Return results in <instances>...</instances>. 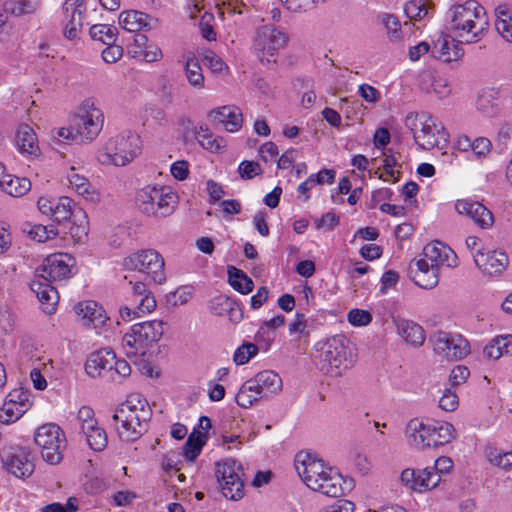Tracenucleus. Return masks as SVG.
I'll use <instances>...</instances> for the list:
<instances>
[{
	"instance_id": "obj_1",
	"label": "nucleus",
	"mask_w": 512,
	"mask_h": 512,
	"mask_svg": "<svg viewBox=\"0 0 512 512\" xmlns=\"http://www.w3.org/2000/svg\"><path fill=\"white\" fill-rule=\"evenodd\" d=\"M294 467L304 484L315 492L328 497H339L345 490L351 489V480H345L337 469L311 453L298 452Z\"/></svg>"
},
{
	"instance_id": "obj_2",
	"label": "nucleus",
	"mask_w": 512,
	"mask_h": 512,
	"mask_svg": "<svg viewBox=\"0 0 512 512\" xmlns=\"http://www.w3.org/2000/svg\"><path fill=\"white\" fill-rule=\"evenodd\" d=\"M75 266V258L68 253H54L44 259L39 269L41 279L32 281L31 290L36 294L45 313H53L59 300L58 292L50 282L71 278L75 273Z\"/></svg>"
},
{
	"instance_id": "obj_3",
	"label": "nucleus",
	"mask_w": 512,
	"mask_h": 512,
	"mask_svg": "<svg viewBox=\"0 0 512 512\" xmlns=\"http://www.w3.org/2000/svg\"><path fill=\"white\" fill-rule=\"evenodd\" d=\"M447 28L461 43L480 42L489 31L485 8L475 0L452 5L446 14Z\"/></svg>"
},
{
	"instance_id": "obj_4",
	"label": "nucleus",
	"mask_w": 512,
	"mask_h": 512,
	"mask_svg": "<svg viewBox=\"0 0 512 512\" xmlns=\"http://www.w3.org/2000/svg\"><path fill=\"white\" fill-rule=\"evenodd\" d=\"M458 265L455 252L444 243L434 241L428 243L419 258L409 265V275L414 283L424 289H432L439 282V273L445 268Z\"/></svg>"
},
{
	"instance_id": "obj_5",
	"label": "nucleus",
	"mask_w": 512,
	"mask_h": 512,
	"mask_svg": "<svg viewBox=\"0 0 512 512\" xmlns=\"http://www.w3.org/2000/svg\"><path fill=\"white\" fill-rule=\"evenodd\" d=\"M313 361L322 373L338 378L353 367L355 355L349 339L338 334L315 343Z\"/></svg>"
},
{
	"instance_id": "obj_6",
	"label": "nucleus",
	"mask_w": 512,
	"mask_h": 512,
	"mask_svg": "<svg viewBox=\"0 0 512 512\" xmlns=\"http://www.w3.org/2000/svg\"><path fill=\"white\" fill-rule=\"evenodd\" d=\"M142 148L140 135L124 130L102 141L96 151V160L106 167H125L141 155Z\"/></svg>"
},
{
	"instance_id": "obj_7",
	"label": "nucleus",
	"mask_w": 512,
	"mask_h": 512,
	"mask_svg": "<svg viewBox=\"0 0 512 512\" xmlns=\"http://www.w3.org/2000/svg\"><path fill=\"white\" fill-rule=\"evenodd\" d=\"M149 417V404L137 393L130 394L113 415L118 435L125 441L137 440L145 432Z\"/></svg>"
},
{
	"instance_id": "obj_8",
	"label": "nucleus",
	"mask_w": 512,
	"mask_h": 512,
	"mask_svg": "<svg viewBox=\"0 0 512 512\" xmlns=\"http://www.w3.org/2000/svg\"><path fill=\"white\" fill-rule=\"evenodd\" d=\"M178 197L171 188L158 185H146L135 193V205L147 216L164 218L171 215L177 205Z\"/></svg>"
},
{
	"instance_id": "obj_9",
	"label": "nucleus",
	"mask_w": 512,
	"mask_h": 512,
	"mask_svg": "<svg viewBox=\"0 0 512 512\" xmlns=\"http://www.w3.org/2000/svg\"><path fill=\"white\" fill-rule=\"evenodd\" d=\"M163 333L164 323L160 320L134 324L122 338V349L130 359L143 356L153 343L161 339Z\"/></svg>"
},
{
	"instance_id": "obj_10",
	"label": "nucleus",
	"mask_w": 512,
	"mask_h": 512,
	"mask_svg": "<svg viewBox=\"0 0 512 512\" xmlns=\"http://www.w3.org/2000/svg\"><path fill=\"white\" fill-rule=\"evenodd\" d=\"M86 373L92 377H103L115 383H121L131 374L127 361L117 359L114 351L100 349L90 354L85 364Z\"/></svg>"
},
{
	"instance_id": "obj_11",
	"label": "nucleus",
	"mask_w": 512,
	"mask_h": 512,
	"mask_svg": "<svg viewBox=\"0 0 512 512\" xmlns=\"http://www.w3.org/2000/svg\"><path fill=\"white\" fill-rule=\"evenodd\" d=\"M405 127L413 134L420 149L431 150L439 147L441 140L446 141L444 128L426 112L409 113L405 118Z\"/></svg>"
},
{
	"instance_id": "obj_12",
	"label": "nucleus",
	"mask_w": 512,
	"mask_h": 512,
	"mask_svg": "<svg viewBox=\"0 0 512 512\" xmlns=\"http://www.w3.org/2000/svg\"><path fill=\"white\" fill-rule=\"evenodd\" d=\"M74 129L81 142L94 141L104 125L103 111L91 98L85 99L78 107L74 117Z\"/></svg>"
},
{
	"instance_id": "obj_13",
	"label": "nucleus",
	"mask_w": 512,
	"mask_h": 512,
	"mask_svg": "<svg viewBox=\"0 0 512 512\" xmlns=\"http://www.w3.org/2000/svg\"><path fill=\"white\" fill-rule=\"evenodd\" d=\"M288 35L272 25L257 28L253 37L252 49L262 63L269 64L278 51L288 43Z\"/></svg>"
},
{
	"instance_id": "obj_14",
	"label": "nucleus",
	"mask_w": 512,
	"mask_h": 512,
	"mask_svg": "<svg viewBox=\"0 0 512 512\" xmlns=\"http://www.w3.org/2000/svg\"><path fill=\"white\" fill-rule=\"evenodd\" d=\"M34 440L45 462L52 465L61 462L66 438L58 425L53 423L42 425L37 429Z\"/></svg>"
},
{
	"instance_id": "obj_15",
	"label": "nucleus",
	"mask_w": 512,
	"mask_h": 512,
	"mask_svg": "<svg viewBox=\"0 0 512 512\" xmlns=\"http://www.w3.org/2000/svg\"><path fill=\"white\" fill-rule=\"evenodd\" d=\"M123 266L127 270L146 274L151 281L157 284H162L166 279L164 259L154 249H143L130 254L124 258Z\"/></svg>"
},
{
	"instance_id": "obj_16",
	"label": "nucleus",
	"mask_w": 512,
	"mask_h": 512,
	"mask_svg": "<svg viewBox=\"0 0 512 512\" xmlns=\"http://www.w3.org/2000/svg\"><path fill=\"white\" fill-rule=\"evenodd\" d=\"M215 474L224 497L230 500H238L243 497V469L239 463L232 459L218 462Z\"/></svg>"
},
{
	"instance_id": "obj_17",
	"label": "nucleus",
	"mask_w": 512,
	"mask_h": 512,
	"mask_svg": "<svg viewBox=\"0 0 512 512\" xmlns=\"http://www.w3.org/2000/svg\"><path fill=\"white\" fill-rule=\"evenodd\" d=\"M434 352L446 360H460L470 353V345L459 333L438 331L430 337Z\"/></svg>"
},
{
	"instance_id": "obj_18",
	"label": "nucleus",
	"mask_w": 512,
	"mask_h": 512,
	"mask_svg": "<svg viewBox=\"0 0 512 512\" xmlns=\"http://www.w3.org/2000/svg\"><path fill=\"white\" fill-rule=\"evenodd\" d=\"M32 406L31 392L25 388L11 390L0 407V423L12 424L20 419Z\"/></svg>"
},
{
	"instance_id": "obj_19",
	"label": "nucleus",
	"mask_w": 512,
	"mask_h": 512,
	"mask_svg": "<svg viewBox=\"0 0 512 512\" xmlns=\"http://www.w3.org/2000/svg\"><path fill=\"white\" fill-rule=\"evenodd\" d=\"M85 0H65L62 6L63 33L70 40L78 37L86 14Z\"/></svg>"
},
{
	"instance_id": "obj_20",
	"label": "nucleus",
	"mask_w": 512,
	"mask_h": 512,
	"mask_svg": "<svg viewBox=\"0 0 512 512\" xmlns=\"http://www.w3.org/2000/svg\"><path fill=\"white\" fill-rule=\"evenodd\" d=\"M2 462L7 470L17 478L30 477L35 469L31 453L22 447H13L2 453Z\"/></svg>"
},
{
	"instance_id": "obj_21",
	"label": "nucleus",
	"mask_w": 512,
	"mask_h": 512,
	"mask_svg": "<svg viewBox=\"0 0 512 512\" xmlns=\"http://www.w3.org/2000/svg\"><path fill=\"white\" fill-rule=\"evenodd\" d=\"M73 201L65 196L54 198L41 196L37 201V207L41 214L50 217L57 223H63L72 215Z\"/></svg>"
},
{
	"instance_id": "obj_22",
	"label": "nucleus",
	"mask_w": 512,
	"mask_h": 512,
	"mask_svg": "<svg viewBox=\"0 0 512 512\" xmlns=\"http://www.w3.org/2000/svg\"><path fill=\"white\" fill-rule=\"evenodd\" d=\"M401 481L414 491L424 492L435 488L440 482V475L430 468L422 470L405 469Z\"/></svg>"
},
{
	"instance_id": "obj_23",
	"label": "nucleus",
	"mask_w": 512,
	"mask_h": 512,
	"mask_svg": "<svg viewBox=\"0 0 512 512\" xmlns=\"http://www.w3.org/2000/svg\"><path fill=\"white\" fill-rule=\"evenodd\" d=\"M455 210L458 214L469 217L481 228H489L494 222L490 210L482 203L472 199H460L455 203Z\"/></svg>"
},
{
	"instance_id": "obj_24",
	"label": "nucleus",
	"mask_w": 512,
	"mask_h": 512,
	"mask_svg": "<svg viewBox=\"0 0 512 512\" xmlns=\"http://www.w3.org/2000/svg\"><path fill=\"white\" fill-rule=\"evenodd\" d=\"M74 311L85 326L94 329L104 327L109 320L105 309L92 300L78 302L74 306Z\"/></svg>"
},
{
	"instance_id": "obj_25",
	"label": "nucleus",
	"mask_w": 512,
	"mask_h": 512,
	"mask_svg": "<svg viewBox=\"0 0 512 512\" xmlns=\"http://www.w3.org/2000/svg\"><path fill=\"white\" fill-rule=\"evenodd\" d=\"M474 263L487 275H499L503 273L508 264V255L501 250H487L474 254Z\"/></svg>"
},
{
	"instance_id": "obj_26",
	"label": "nucleus",
	"mask_w": 512,
	"mask_h": 512,
	"mask_svg": "<svg viewBox=\"0 0 512 512\" xmlns=\"http://www.w3.org/2000/svg\"><path fill=\"white\" fill-rule=\"evenodd\" d=\"M460 40L451 36H440L431 50V54L434 58L439 59L443 62H452L459 60L463 54V48Z\"/></svg>"
},
{
	"instance_id": "obj_27",
	"label": "nucleus",
	"mask_w": 512,
	"mask_h": 512,
	"mask_svg": "<svg viewBox=\"0 0 512 512\" xmlns=\"http://www.w3.org/2000/svg\"><path fill=\"white\" fill-rule=\"evenodd\" d=\"M209 116L231 133L239 131L243 124L242 112L240 108L234 105H225L213 109Z\"/></svg>"
},
{
	"instance_id": "obj_28",
	"label": "nucleus",
	"mask_w": 512,
	"mask_h": 512,
	"mask_svg": "<svg viewBox=\"0 0 512 512\" xmlns=\"http://www.w3.org/2000/svg\"><path fill=\"white\" fill-rule=\"evenodd\" d=\"M430 431L429 423H424L416 418L410 420L406 428L410 445L421 450L433 447Z\"/></svg>"
},
{
	"instance_id": "obj_29",
	"label": "nucleus",
	"mask_w": 512,
	"mask_h": 512,
	"mask_svg": "<svg viewBox=\"0 0 512 512\" xmlns=\"http://www.w3.org/2000/svg\"><path fill=\"white\" fill-rule=\"evenodd\" d=\"M15 146L22 155L37 156L40 153L37 135L34 129L27 124H21L17 128Z\"/></svg>"
},
{
	"instance_id": "obj_30",
	"label": "nucleus",
	"mask_w": 512,
	"mask_h": 512,
	"mask_svg": "<svg viewBox=\"0 0 512 512\" xmlns=\"http://www.w3.org/2000/svg\"><path fill=\"white\" fill-rule=\"evenodd\" d=\"M249 380L263 398L276 394L282 389L281 378L271 370L261 371Z\"/></svg>"
},
{
	"instance_id": "obj_31",
	"label": "nucleus",
	"mask_w": 512,
	"mask_h": 512,
	"mask_svg": "<svg viewBox=\"0 0 512 512\" xmlns=\"http://www.w3.org/2000/svg\"><path fill=\"white\" fill-rule=\"evenodd\" d=\"M393 323L398 334L407 342L415 346L422 345L425 340L423 328L416 322L404 318H394Z\"/></svg>"
},
{
	"instance_id": "obj_32",
	"label": "nucleus",
	"mask_w": 512,
	"mask_h": 512,
	"mask_svg": "<svg viewBox=\"0 0 512 512\" xmlns=\"http://www.w3.org/2000/svg\"><path fill=\"white\" fill-rule=\"evenodd\" d=\"M0 188L12 197H21L31 189V182L27 178L4 174L0 178Z\"/></svg>"
},
{
	"instance_id": "obj_33",
	"label": "nucleus",
	"mask_w": 512,
	"mask_h": 512,
	"mask_svg": "<svg viewBox=\"0 0 512 512\" xmlns=\"http://www.w3.org/2000/svg\"><path fill=\"white\" fill-rule=\"evenodd\" d=\"M432 446L437 447L450 443L456 438V430L449 422L435 421L429 423Z\"/></svg>"
},
{
	"instance_id": "obj_34",
	"label": "nucleus",
	"mask_w": 512,
	"mask_h": 512,
	"mask_svg": "<svg viewBox=\"0 0 512 512\" xmlns=\"http://www.w3.org/2000/svg\"><path fill=\"white\" fill-rule=\"evenodd\" d=\"M382 155L384 157L382 172H380L381 168H378L375 171V174H378L379 178L386 182H397L400 176V165L398 164L395 155L392 153L391 149L383 150Z\"/></svg>"
},
{
	"instance_id": "obj_35",
	"label": "nucleus",
	"mask_w": 512,
	"mask_h": 512,
	"mask_svg": "<svg viewBox=\"0 0 512 512\" xmlns=\"http://www.w3.org/2000/svg\"><path fill=\"white\" fill-rule=\"evenodd\" d=\"M495 28L498 34L507 42L512 43V9L499 5L495 9Z\"/></svg>"
},
{
	"instance_id": "obj_36",
	"label": "nucleus",
	"mask_w": 512,
	"mask_h": 512,
	"mask_svg": "<svg viewBox=\"0 0 512 512\" xmlns=\"http://www.w3.org/2000/svg\"><path fill=\"white\" fill-rule=\"evenodd\" d=\"M196 139L200 146L211 153H221L226 147L222 137L214 136L207 127L200 126L196 131Z\"/></svg>"
},
{
	"instance_id": "obj_37",
	"label": "nucleus",
	"mask_w": 512,
	"mask_h": 512,
	"mask_svg": "<svg viewBox=\"0 0 512 512\" xmlns=\"http://www.w3.org/2000/svg\"><path fill=\"white\" fill-rule=\"evenodd\" d=\"M206 432L194 430L183 446V454L189 461H194L201 453L202 448L207 442Z\"/></svg>"
},
{
	"instance_id": "obj_38",
	"label": "nucleus",
	"mask_w": 512,
	"mask_h": 512,
	"mask_svg": "<svg viewBox=\"0 0 512 512\" xmlns=\"http://www.w3.org/2000/svg\"><path fill=\"white\" fill-rule=\"evenodd\" d=\"M135 45L140 49V51H135V56L140 57L145 62H157L163 57L162 50L155 44H148L145 35H137Z\"/></svg>"
},
{
	"instance_id": "obj_39",
	"label": "nucleus",
	"mask_w": 512,
	"mask_h": 512,
	"mask_svg": "<svg viewBox=\"0 0 512 512\" xmlns=\"http://www.w3.org/2000/svg\"><path fill=\"white\" fill-rule=\"evenodd\" d=\"M148 16L135 10L124 11L119 15V25L128 32L140 31L147 25Z\"/></svg>"
},
{
	"instance_id": "obj_40",
	"label": "nucleus",
	"mask_w": 512,
	"mask_h": 512,
	"mask_svg": "<svg viewBox=\"0 0 512 512\" xmlns=\"http://www.w3.org/2000/svg\"><path fill=\"white\" fill-rule=\"evenodd\" d=\"M66 178L69 183V187L78 195L87 199L92 198L93 193L90 182L83 174H80L75 167L69 168Z\"/></svg>"
},
{
	"instance_id": "obj_41",
	"label": "nucleus",
	"mask_w": 512,
	"mask_h": 512,
	"mask_svg": "<svg viewBox=\"0 0 512 512\" xmlns=\"http://www.w3.org/2000/svg\"><path fill=\"white\" fill-rule=\"evenodd\" d=\"M229 284L241 294H248L254 288V283L242 270L230 267L228 269Z\"/></svg>"
},
{
	"instance_id": "obj_42",
	"label": "nucleus",
	"mask_w": 512,
	"mask_h": 512,
	"mask_svg": "<svg viewBox=\"0 0 512 512\" xmlns=\"http://www.w3.org/2000/svg\"><path fill=\"white\" fill-rule=\"evenodd\" d=\"M184 69L189 84L196 89H202L205 80L198 59L194 56H187Z\"/></svg>"
},
{
	"instance_id": "obj_43",
	"label": "nucleus",
	"mask_w": 512,
	"mask_h": 512,
	"mask_svg": "<svg viewBox=\"0 0 512 512\" xmlns=\"http://www.w3.org/2000/svg\"><path fill=\"white\" fill-rule=\"evenodd\" d=\"M263 398L258 390L255 389L250 380H247L239 389L235 396L236 403L242 408L251 407L256 401Z\"/></svg>"
},
{
	"instance_id": "obj_44",
	"label": "nucleus",
	"mask_w": 512,
	"mask_h": 512,
	"mask_svg": "<svg viewBox=\"0 0 512 512\" xmlns=\"http://www.w3.org/2000/svg\"><path fill=\"white\" fill-rule=\"evenodd\" d=\"M89 33L93 40L110 45L116 42L118 31L113 25L96 24L90 28Z\"/></svg>"
},
{
	"instance_id": "obj_45",
	"label": "nucleus",
	"mask_w": 512,
	"mask_h": 512,
	"mask_svg": "<svg viewBox=\"0 0 512 512\" xmlns=\"http://www.w3.org/2000/svg\"><path fill=\"white\" fill-rule=\"evenodd\" d=\"M23 230L28 233L31 239L39 243L54 239L58 235V230L52 225L26 224Z\"/></svg>"
},
{
	"instance_id": "obj_46",
	"label": "nucleus",
	"mask_w": 512,
	"mask_h": 512,
	"mask_svg": "<svg viewBox=\"0 0 512 512\" xmlns=\"http://www.w3.org/2000/svg\"><path fill=\"white\" fill-rule=\"evenodd\" d=\"M83 434L86 437L87 444L94 451H102L107 446V434L98 423Z\"/></svg>"
},
{
	"instance_id": "obj_47",
	"label": "nucleus",
	"mask_w": 512,
	"mask_h": 512,
	"mask_svg": "<svg viewBox=\"0 0 512 512\" xmlns=\"http://www.w3.org/2000/svg\"><path fill=\"white\" fill-rule=\"evenodd\" d=\"M40 6V0H8L6 7L10 10V14L14 16H22L34 13Z\"/></svg>"
},
{
	"instance_id": "obj_48",
	"label": "nucleus",
	"mask_w": 512,
	"mask_h": 512,
	"mask_svg": "<svg viewBox=\"0 0 512 512\" xmlns=\"http://www.w3.org/2000/svg\"><path fill=\"white\" fill-rule=\"evenodd\" d=\"M381 23L386 29L387 37L392 42H398L402 40L401 23L392 14L384 13L380 16Z\"/></svg>"
},
{
	"instance_id": "obj_49",
	"label": "nucleus",
	"mask_w": 512,
	"mask_h": 512,
	"mask_svg": "<svg viewBox=\"0 0 512 512\" xmlns=\"http://www.w3.org/2000/svg\"><path fill=\"white\" fill-rule=\"evenodd\" d=\"M218 16L222 20H226L235 15L242 14L244 4L240 0H216Z\"/></svg>"
},
{
	"instance_id": "obj_50",
	"label": "nucleus",
	"mask_w": 512,
	"mask_h": 512,
	"mask_svg": "<svg viewBox=\"0 0 512 512\" xmlns=\"http://www.w3.org/2000/svg\"><path fill=\"white\" fill-rule=\"evenodd\" d=\"M496 95V91L488 89L482 91L476 100V109L484 116H493L496 112V108L493 99Z\"/></svg>"
},
{
	"instance_id": "obj_51",
	"label": "nucleus",
	"mask_w": 512,
	"mask_h": 512,
	"mask_svg": "<svg viewBox=\"0 0 512 512\" xmlns=\"http://www.w3.org/2000/svg\"><path fill=\"white\" fill-rule=\"evenodd\" d=\"M408 18L421 21L428 16L429 9L426 0H409L404 6Z\"/></svg>"
},
{
	"instance_id": "obj_52",
	"label": "nucleus",
	"mask_w": 512,
	"mask_h": 512,
	"mask_svg": "<svg viewBox=\"0 0 512 512\" xmlns=\"http://www.w3.org/2000/svg\"><path fill=\"white\" fill-rule=\"evenodd\" d=\"M258 353V347L254 343H244L239 346L233 355V361L236 365H244L255 357Z\"/></svg>"
},
{
	"instance_id": "obj_53",
	"label": "nucleus",
	"mask_w": 512,
	"mask_h": 512,
	"mask_svg": "<svg viewBox=\"0 0 512 512\" xmlns=\"http://www.w3.org/2000/svg\"><path fill=\"white\" fill-rule=\"evenodd\" d=\"M459 405V398L454 387L445 388L439 399V407L447 412H452L457 409Z\"/></svg>"
},
{
	"instance_id": "obj_54",
	"label": "nucleus",
	"mask_w": 512,
	"mask_h": 512,
	"mask_svg": "<svg viewBox=\"0 0 512 512\" xmlns=\"http://www.w3.org/2000/svg\"><path fill=\"white\" fill-rule=\"evenodd\" d=\"M77 422L82 433H84L88 429H91V427L95 426L98 423L95 418L93 409L89 406H82L78 410Z\"/></svg>"
},
{
	"instance_id": "obj_55",
	"label": "nucleus",
	"mask_w": 512,
	"mask_h": 512,
	"mask_svg": "<svg viewBox=\"0 0 512 512\" xmlns=\"http://www.w3.org/2000/svg\"><path fill=\"white\" fill-rule=\"evenodd\" d=\"M348 322L354 327L367 326L372 322V315L363 309H351L347 315Z\"/></svg>"
},
{
	"instance_id": "obj_56",
	"label": "nucleus",
	"mask_w": 512,
	"mask_h": 512,
	"mask_svg": "<svg viewBox=\"0 0 512 512\" xmlns=\"http://www.w3.org/2000/svg\"><path fill=\"white\" fill-rule=\"evenodd\" d=\"M290 335H297L299 338L307 336L308 331V319L305 314L297 312L295 319L289 324L288 327Z\"/></svg>"
},
{
	"instance_id": "obj_57",
	"label": "nucleus",
	"mask_w": 512,
	"mask_h": 512,
	"mask_svg": "<svg viewBox=\"0 0 512 512\" xmlns=\"http://www.w3.org/2000/svg\"><path fill=\"white\" fill-rule=\"evenodd\" d=\"M285 7L294 13H302L313 9L317 3L325 0H281Z\"/></svg>"
},
{
	"instance_id": "obj_58",
	"label": "nucleus",
	"mask_w": 512,
	"mask_h": 512,
	"mask_svg": "<svg viewBox=\"0 0 512 512\" xmlns=\"http://www.w3.org/2000/svg\"><path fill=\"white\" fill-rule=\"evenodd\" d=\"M156 300L154 296L150 294H145L143 297L139 298L138 303L135 305V313L137 317H142L148 313H151L156 308Z\"/></svg>"
},
{
	"instance_id": "obj_59",
	"label": "nucleus",
	"mask_w": 512,
	"mask_h": 512,
	"mask_svg": "<svg viewBox=\"0 0 512 512\" xmlns=\"http://www.w3.org/2000/svg\"><path fill=\"white\" fill-rule=\"evenodd\" d=\"M203 62L213 73H222L227 69L222 58L212 51L205 53Z\"/></svg>"
},
{
	"instance_id": "obj_60",
	"label": "nucleus",
	"mask_w": 512,
	"mask_h": 512,
	"mask_svg": "<svg viewBox=\"0 0 512 512\" xmlns=\"http://www.w3.org/2000/svg\"><path fill=\"white\" fill-rule=\"evenodd\" d=\"M358 94L369 104H376L381 99L380 91L367 83L358 86Z\"/></svg>"
},
{
	"instance_id": "obj_61",
	"label": "nucleus",
	"mask_w": 512,
	"mask_h": 512,
	"mask_svg": "<svg viewBox=\"0 0 512 512\" xmlns=\"http://www.w3.org/2000/svg\"><path fill=\"white\" fill-rule=\"evenodd\" d=\"M501 336L493 338L483 349V354L488 359L497 360L502 356H505L502 350Z\"/></svg>"
},
{
	"instance_id": "obj_62",
	"label": "nucleus",
	"mask_w": 512,
	"mask_h": 512,
	"mask_svg": "<svg viewBox=\"0 0 512 512\" xmlns=\"http://www.w3.org/2000/svg\"><path fill=\"white\" fill-rule=\"evenodd\" d=\"M239 174L243 179H252L261 174L262 169L257 162L242 161L238 167Z\"/></svg>"
},
{
	"instance_id": "obj_63",
	"label": "nucleus",
	"mask_w": 512,
	"mask_h": 512,
	"mask_svg": "<svg viewBox=\"0 0 512 512\" xmlns=\"http://www.w3.org/2000/svg\"><path fill=\"white\" fill-rule=\"evenodd\" d=\"M492 148L491 141L485 137H478L473 140L471 151L478 158L486 157Z\"/></svg>"
},
{
	"instance_id": "obj_64",
	"label": "nucleus",
	"mask_w": 512,
	"mask_h": 512,
	"mask_svg": "<svg viewBox=\"0 0 512 512\" xmlns=\"http://www.w3.org/2000/svg\"><path fill=\"white\" fill-rule=\"evenodd\" d=\"M354 508L355 506L353 502L341 499L324 507L319 512H354Z\"/></svg>"
}]
</instances>
